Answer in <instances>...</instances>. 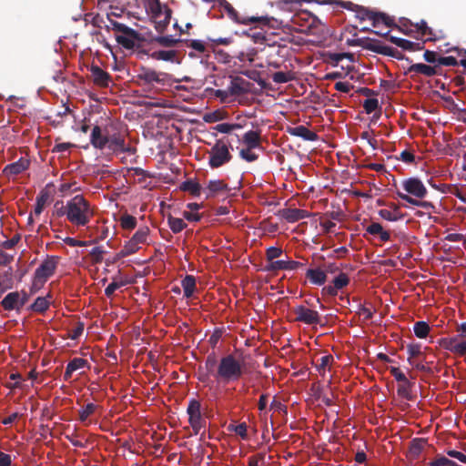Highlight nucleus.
Masks as SVG:
<instances>
[{"label":"nucleus","instance_id":"38","mask_svg":"<svg viewBox=\"0 0 466 466\" xmlns=\"http://www.w3.org/2000/svg\"><path fill=\"white\" fill-rule=\"evenodd\" d=\"M97 409V406L94 403H88L86 404V406L82 407L80 410H79V420L82 421V422H86L87 420V419L95 413V411Z\"/></svg>","mask_w":466,"mask_h":466},{"label":"nucleus","instance_id":"34","mask_svg":"<svg viewBox=\"0 0 466 466\" xmlns=\"http://www.w3.org/2000/svg\"><path fill=\"white\" fill-rule=\"evenodd\" d=\"M50 305V299L48 297H38L35 302L31 305V309L35 312H45Z\"/></svg>","mask_w":466,"mask_h":466},{"label":"nucleus","instance_id":"21","mask_svg":"<svg viewBox=\"0 0 466 466\" xmlns=\"http://www.w3.org/2000/svg\"><path fill=\"white\" fill-rule=\"evenodd\" d=\"M226 11L228 17L238 24L249 25L259 20L258 17L255 16H240L235 8L230 5L226 6Z\"/></svg>","mask_w":466,"mask_h":466},{"label":"nucleus","instance_id":"53","mask_svg":"<svg viewBox=\"0 0 466 466\" xmlns=\"http://www.w3.org/2000/svg\"><path fill=\"white\" fill-rule=\"evenodd\" d=\"M46 202V196L38 197L35 207V215H40L45 208Z\"/></svg>","mask_w":466,"mask_h":466},{"label":"nucleus","instance_id":"54","mask_svg":"<svg viewBox=\"0 0 466 466\" xmlns=\"http://www.w3.org/2000/svg\"><path fill=\"white\" fill-rule=\"evenodd\" d=\"M352 87L353 86L349 82H337L335 84V89L343 93H349Z\"/></svg>","mask_w":466,"mask_h":466},{"label":"nucleus","instance_id":"5","mask_svg":"<svg viewBox=\"0 0 466 466\" xmlns=\"http://www.w3.org/2000/svg\"><path fill=\"white\" fill-rule=\"evenodd\" d=\"M144 5L147 15L155 23L157 30L162 31L169 24L170 10L166 5H162L158 0H144Z\"/></svg>","mask_w":466,"mask_h":466},{"label":"nucleus","instance_id":"61","mask_svg":"<svg viewBox=\"0 0 466 466\" xmlns=\"http://www.w3.org/2000/svg\"><path fill=\"white\" fill-rule=\"evenodd\" d=\"M248 466H264L263 456L250 457L248 460Z\"/></svg>","mask_w":466,"mask_h":466},{"label":"nucleus","instance_id":"52","mask_svg":"<svg viewBox=\"0 0 466 466\" xmlns=\"http://www.w3.org/2000/svg\"><path fill=\"white\" fill-rule=\"evenodd\" d=\"M183 217L191 222H197L201 218V215L198 212L190 211L188 209L183 211Z\"/></svg>","mask_w":466,"mask_h":466},{"label":"nucleus","instance_id":"64","mask_svg":"<svg viewBox=\"0 0 466 466\" xmlns=\"http://www.w3.org/2000/svg\"><path fill=\"white\" fill-rule=\"evenodd\" d=\"M448 454L451 457L455 458V459L459 460L460 461L466 463V455H464L463 453L457 451H450L448 452Z\"/></svg>","mask_w":466,"mask_h":466},{"label":"nucleus","instance_id":"18","mask_svg":"<svg viewBox=\"0 0 466 466\" xmlns=\"http://www.w3.org/2000/svg\"><path fill=\"white\" fill-rule=\"evenodd\" d=\"M366 232L371 236L378 237L380 241L387 242L390 239V233L384 229L383 227L377 222H372L366 228Z\"/></svg>","mask_w":466,"mask_h":466},{"label":"nucleus","instance_id":"12","mask_svg":"<svg viewBox=\"0 0 466 466\" xmlns=\"http://www.w3.org/2000/svg\"><path fill=\"white\" fill-rule=\"evenodd\" d=\"M29 166L30 161L27 158L21 157L16 162L5 166L2 173L8 179H14L28 169Z\"/></svg>","mask_w":466,"mask_h":466},{"label":"nucleus","instance_id":"50","mask_svg":"<svg viewBox=\"0 0 466 466\" xmlns=\"http://www.w3.org/2000/svg\"><path fill=\"white\" fill-rule=\"evenodd\" d=\"M390 371L398 383L408 380L405 374L397 367H391Z\"/></svg>","mask_w":466,"mask_h":466},{"label":"nucleus","instance_id":"9","mask_svg":"<svg viewBox=\"0 0 466 466\" xmlns=\"http://www.w3.org/2000/svg\"><path fill=\"white\" fill-rule=\"evenodd\" d=\"M440 345L455 354L465 355L466 354V335L459 334L450 338H443L440 340Z\"/></svg>","mask_w":466,"mask_h":466},{"label":"nucleus","instance_id":"36","mask_svg":"<svg viewBox=\"0 0 466 466\" xmlns=\"http://www.w3.org/2000/svg\"><path fill=\"white\" fill-rule=\"evenodd\" d=\"M430 326L425 321H418L413 326V331L416 337L425 339L430 332Z\"/></svg>","mask_w":466,"mask_h":466},{"label":"nucleus","instance_id":"55","mask_svg":"<svg viewBox=\"0 0 466 466\" xmlns=\"http://www.w3.org/2000/svg\"><path fill=\"white\" fill-rule=\"evenodd\" d=\"M214 95L216 97L219 98L221 102H227L228 99L231 96L230 93L228 92V88L225 90H215Z\"/></svg>","mask_w":466,"mask_h":466},{"label":"nucleus","instance_id":"62","mask_svg":"<svg viewBox=\"0 0 466 466\" xmlns=\"http://www.w3.org/2000/svg\"><path fill=\"white\" fill-rule=\"evenodd\" d=\"M121 286V284L117 283V282H112L110 283L105 289V294L107 296V297H111L114 292L119 289Z\"/></svg>","mask_w":466,"mask_h":466},{"label":"nucleus","instance_id":"57","mask_svg":"<svg viewBox=\"0 0 466 466\" xmlns=\"http://www.w3.org/2000/svg\"><path fill=\"white\" fill-rule=\"evenodd\" d=\"M189 46L198 52L202 53L206 51V45L201 40H192Z\"/></svg>","mask_w":466,"mask_h":466},{"label":"nucleus","instance_id":"41","mask_svg":"<svg viewBox=\"0 0 466 466\" xmlns=\"http://www.w3.org/2000/svg\"><path fill=\"white\" fill-rule=\"evenodd\" d=\"M13 287L12 275L9 272H4L0 274V295L6 289H10Z\"/></svg>","mask_w":466,"mask_h":466},{"label":"nucleus","instance_id":"51","mask_svg":"<svg viewBox=\"0 0 466 466\" xmlns=\"http://www.w3.org/2000/svg\"><path fill=\"white\" fill-rule=\"evenodd\" d=\"M399 159L404 163L411 164L414 162L415 157L412 152L409 150H404L400 153Z\"/></svg>","mask_w":466,"mask_h":466},{"label":"nucleus","instance_id":"37","mask_svg":"<svg viewBox=\"0 0 466 466\" xmlns=\"http://www.w3.org/2000/svg\"><path fill=\"white\" fill-rule=\"evenodd\" d=\"M176 55L175 50H158L153 52L151 56L157 60L174 61Z\"/></svg>","mask_w":466,"mask_h":466},{"label":"nucleus","instance_id":"22","mask_svg":"<svg viewBox=\"0 0 466 466\" xmlns=\"http://www.w3.org/2000/svg\"><path fill=\"white\" fill-rule=\"evenodd\" d=\"M242 143L246 147L258 148L261 144V137L258 131L250 130L243 135Z\"/></svg>","mask_w":466,"mask_h":466},{"label":"nucleus","instance_id":"11","mask_svg":"<svg viewBox=\"0 0 466 466\" xmlns=\"http://www.w3.org/2000/svg\"><path fill=\"white\" fill-rule=\"evenodd\" d=\"M296 320L308 325H315L320 322V317L318 311L306 308L304 306L297 307L294 309Z\"/></svg>","mask_w":466,"mask_h":466},{"label":"nucleus","instance_id":"13","mask_svg":"<svg viewBox=\"0 0 466 466\" xmlns=\"http://www.w3.org/2000/svg\"><path fill=\"white\" fill-rule=\"evenodd\" d=\"M228 191L229 188L228 185L220 179L208 181L207 187L204 188L207 198L220 196L225 197L228 194Z\"/></svg>","mask_w":466,"mask_h":466},{"label":"nucleus","instance_id":"23","mask_svg":"<svg viewBox=\"0 0 466 466\" xmlns=\"http://www.w3.org/2000/svg\"><path fill=\"white\" fill-rule=\"evenodd\" d=\"M93 81L100 86H107L109 84V75L96 66L91 67Z\"/></svg>","mask_w":466,"mask_h":466},{"label":"nucleus","instance_id":"14","mask_svg":"<svg viewBox=\"0 0 466 466\" xmlns=\"http://www.w3.org/2000/svg\"><path fill=\"white\" fill-rule=\"evenodd\" d=\"M116 42L127 49H133L141 40L139 34L132 28H128L123 34L116 35Z\"/></svg>","mask_w":466,"mask_h":466},{"label":"nucleus","instance_id":"2","mask_svg":"<svg viewBox=\"0 0 466 466\" xmlns=\"http://www.w3.org/2000/svg\"><path fill=\"white\" fill-rule=\"evenodd\" d=\"M245 370L246 367L242 360L233 354H228L218 361L214 377L218 382L229 383L239 380Z\"/></svg>","mask_w":466,"mask_h":466},{"label":"nucleus","instance_id":"8","mask_svg":"<svg viewBox=\"0 0 466 466\" xmlns=\"http://www.w3.org/2000/svg\"><path fill=\"white\" fill-rule=\"evenodd\" d=\"M187 413L193 433L195 435L199 434L200 431L206 428V420L202 416L200 402L197 400H191L188 403Z\"/></svg>","mask_w":466,"mask_h":466},{"label":"nucleus","instance_id":"25","mask_svg":"<svg viewBox=\"0 0 466 466\" xmlns=\"http://www.w3.org/2000/svg\"><path fill=\"white\" fill-rule=\"evenodd\" d=\"M306 275L310 282L316 285H322L327 280V274L321 268H310Z\"/></svg>","mask_w":466,"mask_h":466},{"label":"nucleus","instance_id":"32","mask_svg":"<svg viewBox=\"0 0 466 466\" xmlns=\"http://www.w3.org/2000/svg\"><path fill=\"white\" fill-rule=\"evenodd\" d=\"M411 387L412 383L409 380L399 382L397 388L398 395L405 400H410L412 398Z\"/></svg>","mask_w":466,"mask_h":466},{"label":"nucleus","instance_id":"24","mask_svg":"<svg viewBox=\"0 0 466 466\" xmlns=\"http://www.w3.org/2000/svg\"><path fill=\"white\" fill-rule=\"evenodd\" d=\"M379 215L381 218L387 221H398L403 218V214L400 208L393 205L388 208H383L379 211Z\"/></svg>","mask_w":466,"mask_h":466},{"label":"nucleus","instance_id":"48","mask_svg":"<svg viewBox=\"0 0 466 466\" xmlns=\"http://www.w3.org/2000/svg\"><path fill=\"white\" fill-rule=\"evenodd\" d=\"M252 149L253 148L249 147L242 148L239 152L240 157L248 162L255 161L258 158V156L252 152Z\"/></svg>","mask_w":466,"mask_h":466},{"label":"nucleus","instance_id":"58","mask_svg":"<svg viewBox=\"0 0 466 466\" xmlns=\"http://www.w3.org/2000/svg\"><path fill=\"white\" fill-rule=\"evenodd\" d=\"M422 447L423 443L421 441H414L410 446V451L413 456H418L420 453Z\"/></svg>","mask_w":466,"mask_h":466},{"label":"nucleus","instance_id":"33","mask_svg":"<svg viewBox=\"0 0 466 466\" xmlns=\"http://www.w3.org/2000/svg\"><path fill=\"white\" fill-rule=\"evenodd\" d=\"M226 118H228L227 112H225L224 110H220V109L206 113L203 116V120L206 123H215V122L226 119Z\"/></svg>","mask_w":466,"mask_h":466},{"label":"nucleus","instance_id":"6","mask_svg":"<svg viewBox=\"0 0 466 466\" xmlns=\"http://www.w3.org/2000/svg\"><path fill=\"white\" fill-rule=\"evenodd\" d=\"M229 147V145H228L224 140H217L214 146L208 152V165L212 168H218L228 163L232 158Z\"/></svg>","mask_w":466,"mask_h":466},{"label":"nucleus","instance_id":"4","mask_svg":"<svg viewBox=\"0 0 466 466\" xmlns=\"http://www.w3.org/2000/svg\"><path fill=\"white\" fill-rule=\"evenodd\" d=\"M57 258L49 257L39 265L34 274L30 287L31 293H35L44 287L47 279L54 275L57 267Z\"/></svg>","mask_w":466,"mask_h":466},{"label":"nucleus","instance_id":"49","mask_svg":"<svg viewBox=\"0 0 466 466\" xmlns=\"http://www.w3.org/2000/svg\"><path fill=\"white\" fill-rule=\"evenodd\" d=\"M84 331V325L82 323H77V325L69 331L68 337L71 339H78Z\"/></svg>","mask_w":466,"mask_h":466},{"label":"nucleus","instance_id":"60","mask_svg":"<svg viewBox=\"0 0 466 466\" xmlns=\"http://www.w3.org/2000/svg\"><path fill=\"white\" fill-rule=\"evenodd\" d=\"M331 356L326 355L320 358L319 363L318 364L319 370H325L331 362Z\"/></svg>","mask_w":466,"mask_h":466},{"label":"nucleus","instance_id":"40","mask_svg":"<svg viewBox=\"0 0 466 466\" xmlns=\"http://www.w3.org/2000/svg\"><path fill=\"white\" fill-rule=\"evenodd\" d=\"M168 226L174 233L181 232L187 226L182 218L169 217L167 218Z\"/></svg>","mask_w":466,"mask_h":466},{"label":"nucleus","instance_id":"63","mask_svg":"<svg viewBox=\"0 0 466 466\" xmlns=\"http://www.w3.org/2000/svg\"><path fill=\"white\" fill-rule=\"evenodd\" d=\"M11 456L9 454L0 451V466H10Z\"/></svg>","mask_w":466,"mask_h":466},{"label":"nucleus","instance_id":"59","mask_svg":"<svg viewBox=\"0 0 466 466\" xmlns=\"http://www.w3.org/2000/svg\"><path fill=\"white\" fill-rule=\"evenodd\" d=\"M112 30L117 34H123V32L127 31L129 27L125 25L124 24L118 23V22H112Z\"/></svg>","mask_w":466,"mask_h":466},{"label":"nucleus","instance_id":"10","mask_svg":"<svg viewBox=\"0 0 466 466\" xmlns=\"http://www.w3.org/2000/svg\"><path fill=\"white\" fill-rule=\"evenodd\" d=\"M137 77L140 85L154 86L155 84L163 85L167 78V75L149 68H142Z\"/></svg>","mask_w":466,"mask_h":466},{"label":"nucleus","instance_id":"42","mask_svg":"<svg viewBox=\"0 0 466 466\" xmlns=\"http://www.w3.org/2000/svg\"><path fill=\"white\" fill-rule=\"evenodd\" d=\"M228 429V431H234L237 435L241 437V439H248V426L245 422L238 425L229 424Z\"/></svg>","mask_w":466,"mask_h":466},{"label":"nucleus","instance_id":"47","mask_svg":"<svg viewBox=\"0 0 466 466\" xmlns=\"http://www.w3.org/2000/svg\"><path fill=\"white\" fill-rule=\"evenodd\" d=\"M282 255V249L277 247H270L267 249V259L271 263L275 258Z\"/></svg>","mask_w":466,"mask_h":466},{"label":"nucleus","instance_id":"26","mask_svg":"<svg viewBox=\"0 0 466 466\" xmlns=\"http://www.w3.org/2000/svg\"><path fill=\"white\" fill-rule=\"evenodd\" d=\"M288 132L295 137H303L306 140H314L316 135L304 126L289 127Z\"/></svg>","mask_w":466,"mask_h":466},{"label":"nucleus","instance_id":"31","mask_svg":"<svg viewBox=\"0 0 466 466\" xmlns=\"http://www.w3.org/2000/svg\"><path fill=\"white\" fill-rule=\"evenodd\" d=\"M298 263L293 260H275L269 264V269L272 270H282V269H294Z\"/></svg>","mask_w":466,"mask_h":466},{"label":"nucleus","instance_id":"43","mask_svg":"<svg viewBox=\"0 0 466 466\" xmlns=\"http://www.w3.org/2000/svg\"><path fill=\"white\" fill-rule=\"evenodd\" d=\"M271 78L277 84H283L292 80L293 75L290 72L279 71L274 73Z\"/></svg>","mask_w":466,"mask_h":466},{"label":"nucleus","instance_id":"17","mask_svg":"<svg viewBox=\"0 0 466 466\" xmlns=\"http://www.w3.org/2000/svg\"><path fill=\"white\" fill-rule=\"evenodd\" d=\"M106 148L113 152L131 151V147L126 146L124 137L119 133H109Z\"/></svg>","mask_w":466,"mask_h":466},{"label":"nucleus","instance_id":"7","mask_svg":"<svg viewBox=\"0 0 466 466\" xmlns=\"http://www.w3.org/2000/svg\"><path fill=\"white\" fill-rule=\"evenodd\" d=\"M149 235V228L147 227H142L137 230L133 237L126 242L123 248L120 251L121 257H127L135 254L141 248V245L145 244Z\"/></svg>","mask_w":466,"mask_h":466},{"label":"nucleus","instance_id":"19","mask_svg":"<svg viewBox=\"0 0 466 466\" xmlns=\"http://www.w3.org/2000/svg\"><path fill=\"white\" fill-rule=\"evenodd\" d=\"M19 292L14 291L8 293L2 300L1 305L5 310L19 311L21 307L19 305Z\"/></svg>","mask_w":466,"mask_h":466},{"label":"nucleus","instance_id":"1","mask_svg":"<svg viewBox=\"0 0 466 466\" xmlns=\"http://www.w3.org/2000/svg\"><path fill=\"white\" fill-rule=\"evenodd\" d=\"M56 215L65 217L73 226L82 228L91 222L95 208L83 195H76L56 209Z\"/></svg>","mask_w":466,"mask_h":466},{"label":"nucleus","instance_id":"16","mask_svg":"<svg viewBox=\"0 0 466 466\" xmlns=\"http://www.w3.org/2000/svg\"><path fill=\"white\" fill-rule=\"evenodd\" d=\"M349 282V277L345 273H340L334 279L331 285L325 286L322 289V293L327 296H336L339 290L346 287Z\"/></svg>","mask_w":466,"mask_h":466},{"label":"nucleus","instance_id":"20","mask_svg":"<svg viewBox=\"0 0 466 466\" xmlns=\"http://www.w3.org/2000/svg\"><path fill=\"white\" fill-rule=\"evenodd\" d=\"M88 363L87 360L82 358H75L73 359L66 366L65 374H64V380H68L73 372L82 370L86 367H87Z\"/></svg>","mask_w":466,"mask_h":466},{"label":"nucleus","instance_id":"27","mask_svg":"<svg viewBox=\"0 0 466 466\" xmlns=\"http://www.w3.org/2000/svg\"><path fill=\"white\" fill-rule=\"evenodd\" d=\"M309 216L308 212L306 210H303V209H298V208H293V209H286L284 210L283 212V217L285 218V219L289 222H296V221H299L300 219H303L305 218H307Z\"/></svg>","mask_w":466,"mask_h":466},{"label":"nucleus","instance_id":"45","mask_svg":"<svg viewBox=\"0 0 466 466\" xmlns=\"http://www.w3.org/2000/svg\"><path fill=\"white\" fill-rule=\"evenodd\" d=\"M241 126L239 124H228V123H221L217 125L214 129L218 132L228 134L232 130L240 128Z\"/></svg>","mask_w":466,"mask_h":466},{"label":"nucleus","instance_id":"3","mask_svg":"<svg viewBox=\"0 0 466 466\" xmlns=\"http://www.w3.org/2000/svg\"><path fill=\"white\" fill-rule=\"evenodd\" d=\"M401 187L406 193L398 191V196L404 201L413 206L421 207L424 208H433L432 204L428 201H419L417 198H424L427 196L428 190L422 181L418 177H409L402 180Z\"/></svg>","mask_w":466,"mask_h":466},{"label":"nucleus","instance_id":"44","mask_svg":"<svg viewBox=\"0 0 466 466\" xmlns=\"http://www.w3.org/2000/svg\"><path fill=\"white\" fill-rule=\"evenodd\" d=\"M392 41L398 46H400L405 50L413 51V50H415L416 46H420V44H417V43H414V42H411L410 40L403 39V38H393Z\"/></svg>","mask_w":466,"mask_h":466},{"label":"nucleus","instance_id":"46","mask_svg":"<svg viewBox=\"0 0 466 466\" xmlns=\"http://www.w3.org/2000/svg\"><path fill=\"white\" fill-rule=\"evenodd\" d=\"M363 107L367 114H370L379 107V101L376 98H368L364 101Z\"/></svg>","mask_w":466,"mask_h":466},{"label":"nucleus","instance_id":"15","mask_svg":"<svg viewBox=\"0 0 466 466\" xmlns=\"http://www.w3.org/2000/svg\"><path fill=\"white\" fill-rule=\"evenodd\" d=\"M109 131L107 129H102L100 127L96 126L91 132L90 141L91 144L99 149L106 148L108 140Z\"/></svg>","mask_w":466,"mask_h":466},{"label":"nucleus","instance_id":"39","mask_svg":"<svg viewBox=\"0 0 466 466\" xmlns=\"http://www.w3.org/2000/svg\"><path fill=\"white\" fill-rule=\"evenodd\" d=\"M122 228L127 230L134 229L137 226V218L129 214H124L119 219Z\"/></svg>","mask_w":466,"mask_h":466},{"label":"nucleus","instance_id":"56","mask_svg":"<svg viewBox=\"0 0 466 466\" xmlns=\"http://www.w3.org/2000/svg\"><path fill=\"white\" fill-rule=\"evenodd\" d=\"M64 242L70 247H85V246H86V242L82 241V240H77L76 238H69V237L66 238L64 239Z\"/></svg>","mask_w":466,"mask_h":466},{"label":"nucleus","instance_id":"29","mask_svg":"<svg viewBox=\"0 0 466 466\" xmlns=\"http://www.w3.org/2000/svg\"><path fill=\"white\" fill-rule=\"evenodd\" d=\"M228 92L231 96H236L243 94L247 91V86L245 85V81L241 78H234L231 80L230 85L228 86Z\"/></svg>","mask_w":466,"mask_h":466},{"label":"nucleus","instance_id":"28","mask_svg":"<svg viewBox=\"0 0 466 466\" xmlns=\"http://www.w3.org/2000/svg\"><path fill=\"white\" fill-rule=\"evenodd\" d=\"M410 73L420 74L426 76H431L436 74V68L431 66H428L425 64H414L411 65L409 68Z\"/></svg>","mask_w":466,"mask_h":466},{"label":"nucleus","instance_id":"30","mask_svg":"<svg viewBox=\"0 0 466 466\" xmlns=\"http://www.w3.org/2000/svg\"><path fill=\"white\" fill-rule=\"evenodd\" d=\"M182 288L184 296L186 298H191L196 289V279L193 276L187 275L182 280Z\"/></svg>","mask_w":466,"mask_h":466},{"label":"nucleus","instance_id":"35","mask_svg":"<svg viewBox=\"0 0 466 466\" xmlns=\"http://www.w3.org/2000/svg\"><path fill=\"white\" fill-rule=\"evenodd\" d=\"M181 188L189 192L193 196H200L202 193H204V188H202L198 183L192 180L184 182L181 186Z\"/></svg>","mask_w":466,"mask_h":466}]
</instances>
